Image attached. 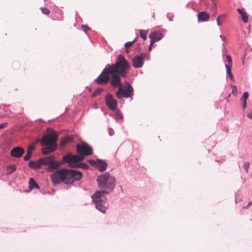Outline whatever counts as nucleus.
<instances>
[{
    "label": "nucleus",
    "instance_id": "obj_1",
    "mask_svg": "<svg viewBox=\"0 0 252 252\" xmlns=\"http://www.w3.org/2000/svg\"><path fill=\"white\" fill-rule=\"evenodd\" d=\"M130 65L124 56L120 55L113 64H107L101 74L95 80L98 84H105L108 82L110 76V84L114 88L120 87L123 85L120 76H127Z\"/></svg>",
    "mask_w": 252,
    "mask_h": 252
},
{
    "label": "nucleus",
    "instance_id": "obj_2",
    "mask_svg": "<svg viewBox=\"0 0 252 252\" xmlns=\"http://www.w3.org/2000/svg\"><path fill=\"white\" fill-rule=\"evenodd\" d=\"M52 182L54 185L63 182L65 184H72L75 180H79L82 178V173L79 171L62 168L50 175Z\"/></svg>",
    "mask_w": 252,
    "mask_h": 252
},
{
    "label": "nucleus",
    "instance_id": "obj_3",
    "mask_svg": "<svg viewBox=\"0 0 252 252\" xmlns=\"http://www.w3.org/2000/svg\"><path fill=\"white\" fill-rule=\"evenodd\" d=\"M48 132H51L44 135L41 140L42 146L45 147L42 149V153L43 155H47L54 152L57 148L56 141L58 140V134L56 131H52L50 128L47 129Z\"/></svg>",
    "mask_w": 252,
    "mask_h": 252
},
{
    "label": "nucleus",
    "instance_id": "obj_4",
    "mask_svg": "<svg viewBox=\"0 0 252 252\" xmlns=\"http://www.w3.org/2000/svg\"><path fill=\"white\" fill-rule=\"evenodd\" d=\"M97 182L101 191L105 193H109L112 191L116 185L115 178L111 176L108 172H106L99 176L97 179Z\"/></svg>",
    "mask_w": 252,
    "mask_h": 252
},
{
    "label": "nucleus",
    "instance_id": "obj_5",
    "mask_svg": "<svg viewBox=\"0 0 252 252\" xmlns=\"http://www.w3.org/2000/svg\"><path fill=\"white\" fill-rule=\"evenodd\" d=\"M104 194L105 193L102 191H97L92 195L93 201L95 204L96 209L103 213H105L106 209L103 206L106 200Z\"/></svg>",
    "mask_w": 252,
    "mask_h": 252
},
{
    "label": "nucleus",
    "instance_id": "obj_6",
    "mask_svg": "<svg viewBox=\"0 0 252 252\" xmlns=\"http://www.w3.org/2000/svg\"><path fill=\"white\" fill-rule=\"evenodd\" d=\"M133 94V89L132 86L126 81H125V87L120 86L116 94V97L120 99L122 97H131Z\"/></svg>",
    "mask_w": 252,
    "mask_h": 252
},
{
    "label": "nucleus",
    "instance_id": "obj_7",
    "mask_svg": "<svg viewBox=\"0 0 252 252\" xmlns=\"http://www.w3.org/2000/svg\"><path fill=\"white\" fill-rule=\"evenodd\" d=\"M38 162L40 163L41 165H49L48 170L50 172L58 168L61 165V163L55 161L52 156L41 158L38 159Z\"/></svg>",
    "mask_w": 252,
    "mask_h": 252
},
{
    "label": "nucleus",
    "instance_id": "obj_8",
    "mask_svg": "<svg viewBox=\"0 0 252 252\" xmlns=\"http://www.w3.org/2000/svg\"><path fill=\"white\" fill-rule=\"evenodd\" d=\"M84 157L80 155H72L67 154L63 158V161L68 163L69 167H77L78 163L84 160Z\"/></svg>",
    "mask_w": 252,
    "mask_h": 252
},
{
    "label": "nucleus",
    "instance_id": "obj_9",
    "mask_svg": "<svg viewBox=\"0 0 252 252\" xmlns=\"http://www.w3.org/2000/svg\"><path fill=\"white\" fill-rule=\"evenodd\" d=\"M77 152L80 156H87L93 154L92 148L86 143H82L76 146Z\"/></svg>",
    "mask_w": 252,
    "mask_h": 252
},
{
    "label": "nucleus",
    "instance_id": "obj_10",
    "mask_svg": "<svg viewBox=\"0 0 252 252\" xmlns=\"http://www.w3.org/2000/svg\"><path fill=\"white\" fill-rule=\"evenodd\" d=\"M105 101L106 105L111 110H115L118 106L117 100L113 97L112 95L108 94L105 97Z\"/></svg>",
    "mask_w": 252,
    "mask_h": 252
},
{
    "label": "nucleus",
    "instance_id": "obj_11",
    "mask_svg": "<svg viewBox=\"0 0 252 252\" xmlns=\"http://www.w3.org/2000/svg\"><path fill=\"white\" fill-rule=\"evenodd\" d=\"M145 58V55L144 54L135 56L132 60V64L133 67H141L143 65Z\"/></svg>",
    "mask_w": 252,
    "mask_h": 252
},
{
    "label": "nucleus",
    "instance_id": "obj_12",
    "mask_svg": "<svg viewBox=\"0 0 252 252\" xmlns=\"http://www.w3.org/2000/svg\"><path fill=\"white\" fill-rule=\"evenodd\" d=\"M89 162L91 165L95 166L100 172L104 171L107 166V163L101 159H97L96 160L90 159Z\"/></svg>",
    "mask_w": 252,
    "mask_h": 252
},
{
    "label": "nucleus",
    "instance_id": "obj_13",
    "mask_svg": "<svg viewBox=\"0 0 252 252\" xmlns=\"http://www.w3.org/2000/svg\"><path fill=\"white\" fill-rule=\"evenodd\" d=\"M25 153V149L21 147H15L10 151V155L12 157L15 158H20L22 157Z\"/></svg>",
    "mask_w": 252,
    "mask_h": 252
},
{
    "label": "nucleus",
    "instance_id": "obj_14",
    "mask_svg": "<svg viewBox=\"0 0 252 252\" xmlns=\"http://www.w3.org/2000/svg\"><path fill=\"white\" fill-rule=\"evenodd\" d=\"M149 37L150 41H151V44H154L162 38V34L159 31L152 32L149 34Z\"/></svg>",
    "mask_w": 252,
    "mask_h": 252
},
{
    "label": "nucleus",
    "instance_id": "obj_15",
    "mask_svg": "<svg viewBox=\"0 0 252 252\" xmlns=\"http://www.w3.org/2000/svg\"><path fill=\"white\" fill-rule=\"evenodd\" d=\"M226 61L228 62L227 64H225V67L226 68V72L227 75H228L229 78L232 80H234V78L232 73H231V68L232 65V59L229 55H226Z\"/></svg>",
    "mask_w": 252,
    "mask_h": 252
},
{
    "label": "nucleus",
    "instance_id": "obj_16",
    "mask_svg": "<svg viewBox=\"0 0 252 252\" xmlns=\"http://www.w3.org/2000/svg\"><path fill=\"white\" fill-rule=\"evenodd\" d=\"M197 17L199 21L206 22L209 20L210 14L205 11H202L198 13Z\"/></svg>",
    "mask_w": 252,
    "mask_h": 252
},
{
    "label": "nucleus",
    "instance_id": "obj_17",
    "mask_svg": "<svg viewBox=\"0 0 252 252\" xmlns=\"http://www.w3.org/2000/svg\"><path fill=\"white\" fill-rule=\"evenodd\" d=\"M35 149V144L32 143L30 145L27 149V154L24 157V159L28 161L31 157L32 152Z\"/></svg>",
    "mask_w": 252,
    "mask_h": 252
},
{
    "label": "nucleus",
    "instance_id": "obj_18",
    "mask_svg": "<svg viewBox=\"0 0 252 252\" xmlns=\"http://www.w3.org/2000/svg\"><path fill=\"white\" fill-rule=\"evenodd\" d=\"M238 12L241 15L243 21L245 23H247L248 22V15L247 13L243 10L240 8L237 9Z\"/></svg>",
    "mask_w": 252,
    "mask_h": 252
},
{
    "label": "nucleus",
    "instance_id": "obj_19",
    "mask_svg": "<svg viewBox=\"0 0 252 252\" xmlns=\"http://www.w3.org/2000/svg\"><path fill=\"white\" fill-rule=\"evenodd\" d=\"M249 96V94L247 92H245L240 98V101L243 104V109H245L247 106V100Z\"/></svg>",
    "mask_w": 252,
    "mask_h": 252
},
{
    "label": "nucleus",
    "instance_id": "obj_20",
    "mask_svg": "<svg viewBox=\"0 0 252 252\" xmlns=\"http://www.w3.org/2000/svg\"><path fill=\"white\" fill-rule=\"evenodd\" d=\"M73 139L72 135L67 136L63 138L61 142V146L64 147L67 143L71 142Z\"/></svg>",
    "mask_w": 252,
    "mask_h": 252
},
{
    "label": "nucleus",
    "instance_id": "obj_21",
    "mask_svg": "<svg viewBox=\"0 0 252 252\" xmlns=\"http://www.w3.org/2000/svg\"><path fill=\"white\" fill-rule=\"evenodd\" d=\"M17 167L14 164L9 165L6 167V175H9L11 174L13 172H14L16 170Z\"/></svg>",
    "mask_w": 252,
    "mask_h": 252
},
{
    "label": "nucleus",
    "instance_id": "obj_22",
    "mask_svg": "<svg viewBox=\"0 0 252 252\" xmlns=\"http://www.w3.org/2000/svg\"><path fill=\"white\" fill-rule=\"evenodd\" d=\"M29 188L32 189L34 188L39 189V187L33 178H31L29 180Z\"/></svg>",
    "mask_w": 252,
    "mask_h": 252
},
{
    "label": "nucleus",
    "instance_id": "obj_23",
    "mask_svg": "<svg viewBox=\"0 0 252 252\" xmlns=\"http://www.w3.org/2000/svg\"><path fill=\"white\" fill-rule=\"evenodd\" d=\"M29 165L31 168L33 169L39 168L41 166L40 163L38 162V160L36 162L30 161L29 163Z\"/></svg>",
    "mask_w": 252,
    "mask_h": 252
},
{
    "label": "nucleus",
    "instance_id": "obj_24",
    "mask_svg": "<svg viewBox=\"0 0 252 252\" xmlns=\"http://www.w3.org/2000/svg\"><path fill=\"white\" fill-rule=\"evenodd\" d=\"M139 32L140 36L142 38V39L144 40H146L147 38V34L148 33V31L139 30Z\"/></svg>",
    "mask_w": 252,
    "mask_h": 252
},
{
    "label": "nucleus",
    "instance_id": "obj_25",
    "mask_svg": "<svg viewBox=\"0 0 252 252\" xmlns=\"http://www.w3.org/2000/svg\"><path fill=\"white\" fill-rule=\"evenodd\" d=\"M103 91V89L102 88H97L96 89L92 94V96L94 97L97 95L101 94Z\"/></svg>",
    "mask_w": 252,
    "mask_h": 252
},
{
    "label": "nucleus",
    "instance_id": "obj_26",
    "mask_svg": "<svg viewBox=\"0 0 252 252\" xmlns=\"http://www.w3.org/2000/svg\"><path fill=\"white\" fill-rule=\"evenodd\" d=\"M136 38H135L134 40L132 41H129L125 43V47L126 49H128L129 47L131 46L133 43L136 41ZM126 53H128V49H126Z\"/></svg>",
    "mask_w": 252,
    "mask_h": 252
},
{
    "label": "nucleus",
    "instance_id": "obj_27",
    "mask_svg": "<svg viewBox=\"0 0 252 252\" xmlns=\"http://www.w3.org/2000/svg\"><path fill=\"white\" fill-rule=\"evenodd\" d=\"M89 166L87 163L84 162L81 163L80 164L78 163L77 167H80L82 169H87L89 168Z\"/></svg>",
    "mask_w": 252,
    "mask_h": 252
},
{
    "label": "nucleus",
    "instance_id": "obj_28",
    "mask_svg": "<svg viewBox=\"0 0 252 252\" xmlns=\"http://www.w3.org/2000/svg\"><path fill=\"white\" fill-rule=\"evenodd\" d=\"M115 116L116 119L122 120L123 119V114L121 113L120 111H117L116 112L115 114Z\"/></svg>",
    "mask_w": 252,
    "mask_h": 252
},
{
    "label": "nucleus",
    "instance_id": "obj_29",
    "mask_svg": "<svg viewBox=\"0 0 252 252\" xmlns=\"http://www.w3.org/2000/svg\"><path fill=\"white\" fill-rule=\"evenodd\" d=\"M41 11L43 14L48 15L50 13V10L47 8H41Z\"/></svg>",
    "mask_w": 252,
    "mask_h": 252
},
{
    "label": "nucleus",
    "instance_id": "obj_30",
    "mask_svg": "<svg viewBox=\"0 0 252 252\" xmlns=\"http://www.w3.org/2000/svg\"><path fill=\"white\" fill-rule=\"evenodd\" d=\"M249 166L250 163L248 162H245L243 164V168L246 170L247 173L248 172Z\"/></svg>",
    "mask_w": 252,
    "mask_h": 252
},
{
    "label": "nucleus",
    "instance_id": "obj_31",
    "mask_svg": "<svg viewBox=\"0 0 252 252\" xmlns=\"http://www.w3.org/2000/svg\"><path fill=\"white\" fill-rule=\"evenodd\" d=\"M82 29L86 32L90 30V28L86 25H82Z\"/></svg>",
    "mask_w": 252,
    "mask_h": 252
},
{
    "label": "nucleus",
    "instance_id": "obj_32",
    "mask_svg": "<svg viewBox=\"0 0 252 252\" xmlns=\"http://www.w3.org/2000/svg\"><path fill=\"white\" fill-rule=\"evenodd\" d=\"M7 125H8L7 123H4L1 124L0 125V129H2V128L7 127Z\"/></svg>",
    "mask_w": 252,
    "mask_h": 252
},
{
    "label": "nucleus",
    "instance_id": "obj_33",
    "mask_svg": "<svg viewBox=\"0 0 252 252\" xmlns=\"http://www.w3.org/2000/svg\"><path fill=\"white\" fill-rule=\"evenodd\" d=\"M220 19H221V16H219L217 19V25L218 26H220L221 25V23L220 22Z\"/></svg>",
    "mask_w": 252,
    "mask_h": 252
},
{
    "label": "nucleus",
    "instance_id": "obj_34",
    "mask_svg": "<svg viewBox=\"0 0 252 252\" xmlns=\"http://www.w3.org/2000/svg\"><path fill=\"white\" fill-rule=\"evenodd\" d=\"M231 88L232 89V93H234V92H236L237 91V88H236V86L234 85V86H231Z\"/></svg>",
    "mask_w": 252,
    "mask_h": 252
},
{
    "label": "nucleus",
    "instance_id": "obj_35",
    "mask_svg": "<svg viewBox=\"0 0 252 252\" xmlns=\"http://www.w3.org/2000/svg\"><path fill=\"white\" fill-rule=\"evenodd\" d=\"M247 117L250 119H252V112H251L249 114H248Z\"/></svg>",
    "mask_w": 252,
    "mask_h": 252
},
{
    "label": "nucleus",
    "instance_id": "obj_36",
    "mask_svg": "<svg viewBox=\"0 0 252 252\" xmlns=\"http://www.w3.org/2000/svg\"><path fill=\"white\" fill-rule=\"evenodd\" d=\"M252 204V203L251 202H249V203H248V206L243 207V208H244V209H247L248 208V206L251 205Z\"/></svg>",
    "mask_w": 252,
    "mask_h": 252
},
{
    "label": "nucleus",
    "instance_id": "obj_37",
    "mask_svg": "<svg viewBox=\"0 0 252 252\" xmlns=\"http://www.w3.org/2000/svg\"><path fill=\"white\" fill-rule=\"evenodd\" d=\"M153 45V44H151V41H150V46H149V51H151V49H152V45Z\"/></svg>",
    "mask_w": 252,
    "mask_h": 252
},
{
    "label": "nucleus",
    "instance_id": "obj_38",
    "mask_svg": "<svg viewBox=\"0 0 252 252\" xmlns=\"http://www.w3.org/2000/svg\"><path fill=\"white\" fill-rule=\"evenodd\" d=\"M221 16V18L222 19H224L226 17V15L225 14H223V15H222Z\"/></svg>",
    "mask_w": 252,
    "mask_h": 252
}]
</instances>
